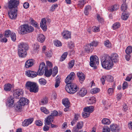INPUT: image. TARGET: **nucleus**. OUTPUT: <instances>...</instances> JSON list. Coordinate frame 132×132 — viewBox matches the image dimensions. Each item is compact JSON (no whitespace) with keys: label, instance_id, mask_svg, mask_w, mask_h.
Segmentation results:
<instances>
[{"label":"nucleus","instance_id":"1","mask_svg":"<svg viewBox=\"0 0 132 132\" xmlns=\"http://www.w3.org/2000/svg\"><path fill=\"white\" fill-rule=\"evenodd\" d=\"M101 64L104 68L109 70L112 68L113 64L111 57L108 55H105L102 57Z\"/></svg>","mask_w":132,"mask_h":132},{"label":"nucleus","instance_id":"2","mask_svg":"<svg viewBox=\"0 0 132 132\" xmlns=\"http://www.w3.org/2000/svg\"><path fill=\"white\" fill-rule=\"evenodd\" d=\"M28 49V46L25 43H21L18 45V53L19 56L24 58L27 55L26 51Z\"/></svg>","mask_w":132,"mask_h":132},{"label":"nucleus","instance_id":"3","mask_svg":"<svg viewBox=\"0 0 132 132\" xmlns=\"http://www.w3.org/2000/svg\"><path fill=\"white\" fill-rule=\"evenodd\" d=\"M78 88L77 85L73 83L68 84L65 87L66 91L71 94H73L76 93Z\"/></svg>","mask_w":132,"mask_h":132},{"label":"nucleus","instance_id":"4","mask_svg":"<svg viewBox=\"0 0 132 132\" xmlns=\"http://www.w3.org/2000/svg\"><path fill=\"white\" fill-rule=\"evenodd\" d=\"M90 66L94 68L95 69H96L97 65L99 64L98 58L96 55H92L90 57Z\"/></svg>","mask_w":132,"mask_h":132},{"label":"nucleus","instance_id":"5","mask_svg":"<svg viewBox=\"0 0 132 132\" xmlns=\"http://www.w3.org/2000/svg\"><path fill=\"white\" fill-rule=\"evenodd\" d=\"M19 3V0H10L8 2L7 7H5L6 9L8 7L10 10L16 9Z\"/></svg>","mask_w":132,"mask_h":132},{"label":"nucleus","instance_id":"6","mask_svg":"<svg viewBox=\"0 0 132 132\" xmlns=\"http://www.w3.org/2000/svg\"><path fill=\"white\" fill-rule=\"evenodd\" d=\"M17 10L16 9L10 10L8 13L10 18L13 20L15 19L17 17Z\"/></svg>","mask_w":132,"mask_h":132},{"label":"nucleus","instance_id":"7","mask_svg":"<svg viewBox=\"0 0 132 132\" xmlns=\"http://www.w3.org/2000/svg\"><path fill=\"white\" fill-rule=\"evenodd\" d=\"M75 77V74L73 72H71L70 75L68 76L65 80V82L67 84V85L68 84H71V82Z\"/></svg>","mask_w":132,"mask_h":132},{"label":"nucleus","instance_id":"8","mask_svg":"<svg viewBox=\"0 0 132 132\" xmlns=\"http://www.w3.org/2000/svg\"><path fill=\"white\" fill-rule=\"evenodd\" d=\"M23 93L22 89H15L13 91V95L14 97L16 98H20Z\"/></svg>","mask_w":132,"mask_h":132},{"label":"nucleus","instance_id":"9","mask_svg":"<svg viewBox=\"0 0 132 132\" xmlns=\"http://www.w3.org/2000/svg\"><path fill=\"white\" fill-rule=\"evenodd\" d=\"M27 24L21 25L19 28L18 33L20 34L24 35L27 34Z\"/></svg>","mask_w":132,"mask_h":132},{"label":"nucleus","instance_id":"10","mask_svg":"<svg viewBox=\"0 0 132 132\" xmlns=\"http://www.w3.org/2000/svg\"><path fill=\"white\" fill-rule=\"evenodd\" d=\"M110 129L113 132H119L120 130V128L117 125L113 124L110 126Z\"/></svg>","mask_w":132,"mask_h":132},{"label":"nucleus","instance_id":"11","mask_svg":"<svg viewBox=\"0 0 132 132\" xmlns=\"http://www.w3.org/2000/svg\"><path fill=\"white\" fill-rule=\"evenodd\" d=\"M87 91L86 88H82L80 89L77 93V95L80 97H83L87 93Z\"/></svg>","mask_w":132,"mask_h":132},{"label":"nucleus","instance_id":"12","mask_svg":"<svg viewBox=\"0 0 132 132\" xmlns=\"http://www.w3.org/2000/svg\"><path fill=\"white\" fill-rule=\"evenodd\" d=\"M77 75L79 79L80 82L82 83L85 79V75L81 72H77Z\"/></svg>","mask_w":132,"mask_h":132},{"label":"nucleus","instance_id":"13","mask_svg":"<svg viewBox=\"0 0 132 132\" xmlns=\"http://www.w3.org/2000/svg\"><path fill=\"white\" fill-rule=\"evenodd\" d=\"M26 74L28 77L32 78L36 77L37 75L36 72L30 70L26 71Z\"/></svg>","mask_w":132,"mask_h":132},{"label":"nucleus","instance_id":"14","mask_svg":"<svg viewBox=\"0 0 132 132\" xmlns=\"http://www.w3.org/2000/svg\"><path fill=\"white\" fill-rule=\"evenodd\" d=\"M34 120L33 118H29L25 119L22 123V125L24 126H28L31 124Z\"/></svg>","mask_w":132,"mask_h":132},{"label":"nucleus","instance_id":"15","mask_svg":"<svg viewBox=\"0 0 132 132\" xmlns=\"http://www.w3.org/2000/svg\"><path fill=\"white\" fill-rule=\"evenodd\" d=\"M84 49L86 52L87 53H89L93 51L94 48L90 45V44H88L84 46Z\"/></svg>","mask_w":132,"mask_h":132},{"label":"nucleus","instance_id":"16","mask_svg":"<svg viewBox=\"0 0 132 132\" xmlns=\"http://www.w3.org/2000/svg\"><path fill=\"white\" fill-rule=\"evenodd\" d=\"M40 26L41 28L44 30H46L47 28L46 21L45 18L42 19L41 21Z\"/></svg>","mask_w":132,"mask_h":132},{"label":"nucleus","instance_id":"17","mask_svg":"<svg viewBox=\"0 0 132 132\" xmlns=\"http://www.w3.org/2000/svg\"><path fill=\"white\" fill-rule=\"evenodd\" d=\"M54 118L50 115L48 116V117L45 119V124L47 125H49L50 124L51 122H53V121Z\"/></svg>","mask_w":132,"mask_h":132},{"label":"nucleus","instance_id":"18","mask_svg":"<svg viewBox=\"0 0 132 132\" xmlns=\"http://www.w3.org/2000/svg\"><path fill=\"white\" fill-rule=\"evenodd\" d=\"M29 100L25 98H22L19 100L20 104L24 106L27 105L29 103Z\"/></svg>","mask_w":132,"mask_h":132},{"label":"nucleus","instance_id":"19","mask_svg":"<svg viewBox=\"0 0 132 132\" xmlns=\"http://www.w3.org/2000/svg\"><path fill=\"white\" fill-rule=\"evenodd\" d=\"M38 86L37 84L35 83L32 88L30 89V91L31 92L36 93L38 92Z\"/></svg>","mask_w":132,"mask_h":132},{"label":"nucleus","instance_id":"20","mask_svg":"<svg viewBox=\"0 0 132 132\" xmlns=\"http://www.w3.org/2000/svg\"><path fill=\"white\" fill-rule=\"evenodd\" d=\"M118 56L116 53H114L112 54L111 58L112 62L116 63L118 61Z\"/></svg>","mask_w":132,"mask_h":132},{"label":"nucleus","instance_id":"21","mask_svg":"<svg viewBox=\"0 0 132 132\" xmlns=\"http://www.w3.org/2000/svg\"><path fill=\"white\" fill-rule=\"evenodd\" d=\"M7 100L9 106L11 107L13 106L14 101V98L12 96H10L8 97Z\"/></svg>","mask_w":132,"mask_h":132},{"label":"nucleus","instance_id":"22","mask_svg":"<svg viewBox=\"0 0 132 132\" xmlns=\"http://www.w3.org/2000/svg\"><path fill=\"white\" fill-rule=\"evenodd\" d=\"M62 35L66 39H68L71 37V33L67 31H64L62 33Z\"/></svg>","mask_w":132,"mask_h":132},{"label":"nucleus","instance_id":"23","mask_svg":"<svg viewBox=\"0 0 132 132\" xmlns=\"http://www.w3.org/2000/svg\"><path fill=\"white\" fill-rule=\"evenodd\" d=\"M33 64V60L32 59L28 60L26 62L25 66L26 68H29L32 66Z\"/></svg>","mask_w":132,"mask_h":132},{"label":"nucleus","instance_id":"24","mask_svg":"<svg viewBox=\"0 0 132 132\" xmlns=\"http://www.w3.org/2000/svg\"><path fill=\"white\" fill-rule=\"evenodd\" d=\"M35 82H32L30 81H28L27 82L25 85V87L26 88L28 89L32 88Z\"/></svg>","mask_w":132,"mask_h":132},{"label":"nucleus","instance_id":"25","mask_svg":"<svg viewBox=\"0 0 132 132\" xmlns=\"http://www.w3.org/2000/svg\"><path fill=\"white\" fill-rule=\"evenodd\" d=\"M94 110V107L93 106H87L85 107L84 109V111L87 112L89 113H92Z\"/></svg>","mask_w":132,"mask_h":132},{"label":"nucleus","instance_id":"26","mask_svg":"<svg viewBox=\"0 0 132 132\" xmlns=\"http://www.w3.org/2000/svg\"><path fill=\"white\" fill-rule=\"evenodd\" d=\"M37 39L38 41L41 43L43 42L45 40V36L42 34L39 35L37 37Z\"/></svg>","mask_w":132,"mask_h":132},{"label":"nucleus","instance_id":"27","mask_svg":"<svg viewBox=\"0 0 132 132\" xmlns=\"http://www.w3.org/2000/svg\"><path fill=\"white\" fill-rule=\"evenodd\" d=\"M79 117V115L78 114H75L74 116V117L71 122V125L72 126H73L74 124H75L76 123L77 121L78 120V118Z\"/></svg>","mask_w":132,"mask_h":132},{"label":"nucleus","instance_id":"28","mask_svg":"<svg viewBox=\"0 0 132 132\" xmlns=\"http://www.w3.org/2000/svg\"><path fill=\"white\" fill-rule=\"evenodd\" d=\"M52 69H50L49 71L48 68L45 70L44 75L47 77H50L52 74Z\"/></svg>","mask_w":132,"mask_h":132},{"label":"nucleus","instance_id":"29","mask_svg":"<svg viewBox=\"0 0 132 132\" xmlns=\"http://www.w3.org/2000/svg\"><path fill=\"white\" fill-rule=\"evenodd\" d=\"M48 102V98L47 97H43L41 100L40 104L41 105H44L47 103Z\"/></svg>","mask_w":132,"mask_h":132},{"label":"nucleus","instance_id":"30","mask_svg":"<svg viewBox=\"0 0 132 132\" xmlns=\"http://www.w3.org/2000/svg\"><path fill=\"white\" fill-rule=\"evenodd\" d=\"M101 122L102 123L103 125H109L111 123L110 120L106 118L103 119L102 120Z\"/></svg>","mask_w":132,"mask_h":132},{"label":"nucleus","instance_id":"31","mask_svg":"<svg viewBox=\"0 0 132 132\" xmlns=\"http://www.w3.org/2000/svg\"><path fill=\"white\" fill-rule=\"evenodd\" d=\"M11 88V85L10 84H6L4 86V89L7 92L10 91Z\"/></svg>","mask_w":132,"mask_h":132},{"label":"nucleus","instance_id":"32","mask_svg":"<svg viewBox=\"0 0 132 132\" xmlns=\"http://www.w3.org/2000/svg\"><path fill=\"white\" fill-rule=\"evenodd\" d=\"M62 103L66 107H69L70 103L68 99H64L62 100Z\"/></svg>","mask_w":132,"mask_h":132},{"label":"nucleus","instance_id":"33","mask_svg":"<svg viewBox=\"0 0 132 132\" xmlns=\"http://www.w3.org/2000/svg\"><path fill=\"white\" fill-rule=\"evenodd\" d=\"M120 24L119 22H116L114 24L112 28L113 30H115L118 29L120 27Z\"/></svg>","mask_w":132,"mask_h":132},{"label":"nucleus","instance_id":"34","mask_svg":"<svg viewBox=\"0 0 132 132\" xmlns=\"http://www.w3.org/2000/svg\"><path fill=\"white\" fill-rule=\"evenodd\" d=\"M96 102V99L94 97H91L89 98L88 101V103L89 104H92Z\"/></svg>","mask_w":132,"mask_h":132},{"label":"nucleus","instance_id":"35","mask_svg":"<svg viewBox=\"0 0 132 132\" xmlns=\"http://www.w3.org/2000/svg\"><path fill=\"white\" fill-rule=\"evenodd\" d=\"M91 10V7L90 6H86L85 8V10L84 11V13L86 15H87L88 14L89 12Z\"/></svg>","mask_w":132,"mask_h":132},{"label":"nucleus","instance_id":"36","mask_svg":"<svg viewBox=\"0 0 132 132\" xmlns=\"http://www.w3.org/2000/svg\"><path fill=\"white\" fill-rule=\"evenodd\" d=\"M83 126V123L82 121H80L78 122L75 126L76 128L80 129H82Z\"/></svg>","mask_w":132,"mask_h":132},{"label":"nucleus","instance_id":"37","mask_svg":"<svg viewBox=\"0 0 132 132\" xmlns=\"http://www.w3.org/2000/svg\"><path fill=\"white\" fill-rule=\"evenodd\" d=\"M126 53L129 55L132 52V47L131 46H129L127 47L125 50Z\"/></svg>","mask_w":132,"mask_h":132},{"label":"nucleus","instance_id":"38","mask_svg":"<svg viewBox=\"0 0 132 132\" xmlns=\"http://www.w3.org/2000/svg\"><path fill=\"white\" fill-rule=\"evenodd\" d=\"M129 15V13H126V12H124L122 13L121 18L123 20H126L128 19Z\"/></svg>","mask_w":132,"mask_h":132},{"label":"nucleus","instance_id":"39","mask_svg":"<svg viewBox=\"0 0 132 132\" xmlns=\"http://www.w3.org/2000/svg\"><path fill=\"white\" fill-rule=\"evenodd\" d=\"M39 46L37 43L35 44L33 47V51L34 53H35L37 52L39 50Z\"/></svg>","mask_w":132,"mask_h":132},{"label":"nucleus","instance_id":"40","mask_svg":"<svg viewBox=\"0 0 132 132\" xmlns=\"http://www.w3.org/2000/svg\"><path fill=\"white\" fill-rule=\"evenodd\" d=\"M127 8V5L125 2H123V3L122 5L121 6V11H123L124 12H126V10Z\"/></svg>","mask_w":132,"mask_h":132},{"label":"nucleus","instance_id":"41","mask_svg":"<svg viewBox=\"0 0 132 132\" xmlns=\"http://www.w3.org/2000/svg\"><path fill=\"white\" fill-rule=\"evenodd\" d=\"M68 54V53L67 52H64L61 56L60 60V61H63L66 58Z\"/></svg>","mask_w":132,"mask_h":132},{"label":"nucleus","instance_id":"42","mask_svg":"<svg viewBox=\"0 0 132 132\" xmlns=\"http://www.w3.org/2000/svg\"><path fill=\"white\" fill-rule=\"evenodd\" d=\"M27 34L31 32L34 30V28L31 26H29L27 25Z\"/></svg>","mask_w":132,"mask_h":132},{"label":"nucleus","instance_id":"43","mask_svg":"<svg viewBox=\"0 0 132 132\" xmlns=\"http://www.w3.org/2000/svg\"><path fill=\"white\" fill-rule=\"evenodd\" d=\"M12 32L9 30H6L4 33V36L6 37H8L10 35H11Z\"/></svg>","mask_w":132,"mask_h":132},{"label":"nucleus","instance_id":"44","mask_svg":"<svg viewBox=\"0 0 132 132\" xmlns=\"http://www.w3.org/2000/svg\"><path fill=\"white\" fill-rule=\"evenodd\" d=\"M10 37L11 40L13 42H15L16 39V36L15 34L12 32L10 35Z\"/></svg>","mask_w":132,"mask_h":132},{"label":"nucleus","instance_id":"45","mask_svg":"<svg viewBox=\"0 0 132 132\" xmlns=\"http://www.w3.org/2000/svg\"><path fill=\"white\" fill-rule=\"evenodd\" d=\"M39 68L40 69L43 70L44 71L46 69H47V67H46L45 63L44 62H42L40 64Z\"/></svg>","mask_w":132,"mask_h":132},{"label":"nucleus","instance_id":"46","mask_svg":"<svg viewBox=\"0 0 132 132\" xmlns=\"http://www.w3.org/2000/svg\"><path fill=\"white\" fill-rule=\"evenodd\" d=\"M105 80L109 82H112L113 81V77L111 76L108 75L105 77Z\"/></svg>","mask_w":132,"mask_h":132},{"label":"nucleus","instance_id":"47","mask_svg":"<svg viewBox=\"0 0 132 132\" xmlns=\"http://www.w3.org/2000/svg\"><path fill=\"white\" fill-rule=\"evenodd\" d=\"M31 23L32 26L38 28V24L37 23L35 22L34 20L32 19L31 20Z\"/></svg>","mask_w":132,"mask_h":132},{"label":"nucleus","instance_id":"48","mask_svg":"<svg viewBox=\"0 0 132 132\" xmlns=\"http://www.w3.org/2000/svg\"><path fill=\"white\" fill-rule=\"evenodd\" d=\"M98 42L97 41L94 40L90 43V45L93 47H96L98 45Z\"/></svg>","mask_w":132,"mask_h":132},{"label":"nucleus","instance_id":"49","mask_svg":"<svg viewBox=\"0 0 132 132\" xmlns=\"http://www.w3.org/2000/svg\"><path fill=\"white\" fill-rule=\"evenodd\" d=\"M105 45L108 48L111 47V44L110 42L108 40H107L104 42Z\"/></svg>","mask_w":132,"mask_h":132},{"label":"nucleus","instance_id":"50","mask_svg":"<svg viewBox=\"0 0 132 132\" xmlns=\"http://www.w3.org/2000/svg\"><path fill=\"white\" fill-rule=\"evenodd\" d=\"M39 83L42 85H44L46 83V80L44 78H41L39 80Z\"/></svg>","mask_w":132,"mask_h":132},{"label":"nucleus","instance_id":"51","mask_svg":"<svg viewBox=\"0 0 132 132\" xmlns=\"http://www.w3.org/2000/svg\"><path fill=\"white\" fill-rule=\"evenodd\" d=\"M40 110L42 112L46 114H47L49 113V111L45 107H41Z\"/></svg>","mask_w":132,"mask_h":132},{"label":"nucleus","instance_id":"52","mask_svg":"<svg viewBox=\"0 0 132 132\" xmlns=\"http://www.w3.org/2000/svg\"><path fill=\"white\" fill-rule=\"evenodd\" d=\"M54 44L55 46L58 47L61 46L62 45L60 41L58 40H56L54 42Z\"/></svg>","mask_w":132,"mask_h":132},{"label":"nucleus","instance_id":"53","mask_svg":"<svg viewBox=\"0 0 132 132\" xmlns=\"http://www.w3.org/2000/svg\"><path fill=\"white\" fill-rule=\"evenodd\" d=\"M20 104L19 102L18 104L15 106L16 109L17 111H20L22 109V106L23 105Z\"/></svg>","mask_w":132,"mask_h":132},{"label":"nucleus","instance_id":"54","mask_svg":"<svg viewBox=\"0 0 132 132\" xmlns=\"http://www.w3.org/2000/svg\"><path fill=\"white\" fill-rule=\"evenodd\" d=\"M100 91V89L97 88H94L92 89L91 91V92L95 94L99 92Z\"/></svg>","mask_w":132,"mask_h":132},{"label":"nucleus","instance_id":"55","mask_svg":"<svg viewBox=\"0 0 132 132\" xmlns=\"http://www.w3.org/2000/svg\"><path fill=\"white\" fill-rule=\"evenodd\" d=\"M75 63L74 60H72L69 63V68H71L74 65Z\"/></svg>","mask_w":132,"mask_h":132},{"label":"nucleus","instance_id":"56","mask_svg":"<svg viewBox=\"0 0 132 132\" xmlns=\"http://www.w3.org/2000/svg\"><path fill=\"white\" fill-rule=\"evenodd\" d=\"M90 113L87 112H85L82 113V115L83 117L85 118H86L89 116Z\"/></svg>","mask_w":132,"mask_h":132},{"label":"nucleus","instance_id":"57","mask_svg":"<svg viewBox=\"0 0 132 132\" xmlns=\"http://www.w3.org/2000/svg\"><path fill=\"white\" fill-rule=\"evenodd\" d=\"M79 129H78V128L74 126L72 130V132H82V130H80Z\"/></svg>","mask_w":132,"mask_h":132},{"label":"nucleus","instance_id":"58","mask_svg":"<svg viewBox=\"0 0 132 132\" xmlns=\"http://www.w3.org/2000/svg\"><path fill=\"white\" fill-rule=\"evenodd\" d=\"M45 54L47 57H50L52 56V53L51 51H49L46 53Z\"/></svg>","mask_w":132,"mask_h":132},{"label":"nucleus","instance_id":"59","mask_svg":"<svg viewBox=\"0 0 132 132\" xmlns=\"http://www.w3.org/2000/svg\"><path fill=\"white\" fill-rule=\"evenodd\" d=\"M103 132H110V129L108 127H105L103 128Z\"/></svg>","mask_w":132,"mask_h":132},{"label":"nucleus","instance_id":"60","mask_svg":"<svg viewBox=\"0 0 132 132\" xmlns=\"http://www.w3.org/2000/svg\"><path fill=\"white\" fill-rule=\"evenodd\" d=\"M44 71L43 70L40 69L39 68L37 72V75L39 76L42 75L44 73Z\"/></svg>","mask_w":132,"mask_h":132},{"label":"nucleus","instance_id":"61","mask_svg":"<svg viewBox=\"0 0 132 132\" xmlns=\"http://www.w3.org/2000/svg\"><path fill=\"white\" fill-rule=\"evenodd\" d=\"M97 18L99 22H101V23L103 21V19L100 16L99 14H98L97 15Z\"/></svg>","mask_w":132,"mask_h":132},{"label":"nucleus","instance_id":"62","mask_svg":"<svg viewBox=\"0 0 132 132\" xmlns=\"http://www.w3.org/2000/svg\"><path fill=\"white\" fill-rule=\"evenodd\" d=\"M35 124L36 125L40 126L43 125L42 122L40 120H37L36 121Z\"/></svg>","mask_w":132,"mask_h":132},{"label":"nucleus","instance_id":"63","mask_svg":"<svg viewBox=\"0 0 132 132\" xmlns=\"http://www.w3.org/2000/svg\"><path fill=\"white\" fill-rule=\"evenodd\" d=\"M58 114V112L56 111H53V112L51 113V115H50L51 116H52L54 118V117L55 116H56Z\"/></svg>","mask_w":132,"mask_h":132},{"label":"nucleus","instance_id":"64","mask_svg":"<svg viewBox=\"0 0 132 132\" xmlns=\"http://www.w3.org/2000/svg\"><path fill=\"white\" fill-rule=\"evenodd\" d=\"M58 6L57 4H53L51 7V10L53 11L54 10V9Z\"/></svg>","mask_w":132,"mask_h":132}]
</instances>
